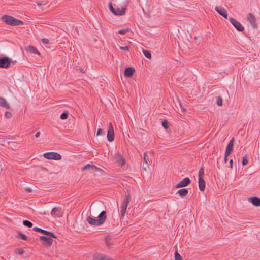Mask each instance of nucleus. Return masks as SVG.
Returning a JSON list of instances; mask_svg holds the SVG:
<instances>
[{"label": "nucleus", "mask_w": 260, "mask_h": 260, "mask_svg": "<svg viewBox=\"0 0 260 260\" xmlns=\"http://www.w3.org/2000/svg\"><path fill=\"white\" fill-rule=\"evenodd\" d=\"M231 151L226 149L224 156H229V155L231 154Z\"/></svg>", "instance_id": "37998d69"}, {"label": "nucleus", "mask_w": 260, "mask_h": 260, "mask_svg": "<svg viewBox=\"0 0 260 260\" xmlns=\"http://www.w3.org/2000/svg\"><path fill=\"white\" fill-rule=\"evenodd\" d=\"M106 214V211H102V212H100V213L98 215V220L100 225L103 224L105 222V221L107 219V216Z\"/></svg>", "instance_id": "4468645a"}, {"label": "nucleus", "mask_w": 260, "mask_h": 260, "mask_svg": "<svg viewBox=\"0 0 260 260\" xmlns=\"http://www.w3.org/2000/svg\"><path fill=\"white\" fill-rule=\"evenodd\" d=\"M191 182L190 179L188 177L184 178L175 185V188H179L187 186Z\"/></svg>", "instance_id": "1a4fd4ad"}, {"label": "nucleus", "mask_w": 260, "mask_h": 260, "mask_svg": "<svg viewBox=\"0 0 260 260\" xmlns=\"http://www.w3.org/2000/svg\"><path fill=\"white\" fill-rule=\"evenodd\" d=\"M248 201L255 206H260V198L257 197H250L248 198Z\"/></svg>", "instance_id": "f3484780"}, {"label": "nucleus", "mask_w": 260, "mask_h": 260, "mask_svg": "<svg viewBox=\"0 0 260 260\" xmlns=\"http://www.w3.org/2000/svg\"><path fill=\"white\" fill-rule=\"evenodd\" d=\"M25 190L27 192H32V189L30 188H26Z\"/></svg>", "instance_id": "c03bdc74"}, {"label": "nucleus", "mask_w": 260, "mask_h": 260, "mask_svg": "<svg viewBox=\"0 0 260 260\" xmlns=\"http://www.w3.org/2000/svg\"><path fill=\"white\" fill-rule=\"evenodd\" d=\"M204 175V169L203 167H201L199 172V187L201 191H204L205 189V182L203 179Z\"/></svg>", "instance_id": "f03ea898"}, {"label": "nucleus", "mask_w": 260, "mask_h": 260, "mask_svg": "<svg viewBox=\"0 0 260 260\" xmlns=\"http://www.w3.org/2000/svg\"><path fill=\"white\" fill-rule=\"evenodd\" d=\"M87 221L91 225L99 226L100 225L98 219L94 218L91 216H88L86 218Z\"/></svg>", "instance_id": "a211bd4d"}, {"label": "nucleus", "mask_w": 260, "mask_h": 260, "mask_svg": "<svg viewBox=\"0 0 260 260\" xmlns=\"http://www.w3.org/2000/svg\"><path fill=\"white\" fill-rule=\"evenodd\" d=\"M151 152H152V154H154V150H152V151H151Z\"/></svg>", "instance_id": "09e8293b"}, {"label": "nucleus", "mask_w": 260, "mask_h": 260, "mask_svg": "<svg viewBox=\"0 0 260 260\" xmlns=\"http://www.w3.org/2000/svg\"><path fill=\"white\" fill-rule=\"evenodd\" d=\"M177 193L181 197H186L188 194V190L186 188L180 189L177 191Z\"/></svg>", "instance_id": "aec40b11"}, {"label": "nucleus", "mask_w": 260, "mask_h": 260, "mask_svg": "<svg viewBox=\"0 0 260 260\" xmlns=\"http://www.w3.org/2000/svg\"><path fill=\"white\" fill-rule=\"evenodd\" d=\"M131 29L128 28L123 29H121L118 31V33H119L120 34H125V33L128 32Z\"/></svg>", "instance_id": "e433bc0d"}, {"label": "nucleus", "mask_w": 260, "mask_h": 260, "mask_svg": "<svg viewBox=\"0 0 260 260\" xmlns=\"http://www.w3.org/2000/svg\"><path fill=\"white\" fill-rule=\"evenodd\" d=\"M175 260H182L181 256L177 251L175 253Z\"/></svg>", "instance_id": "f704fd0d"}, {"label": "nucleus", "mask_w": 260, "mask_h": 260, "mask_svg": "<svg viewBox=\"0 0 260 260\" xmlns=\"http://www.w3.org/2000/svg\"><path fill=\"white\" fill-rule=\"evenodd\" d=\"M103 206V203L102 202L94 203L91 204L90 209V210L92 209L95 212H98L101 210V207H102Z\"/></svg>", "instance_id": "f8f14e48"}, {"label": "nucleus", "mask_w": 260, "mask_h": 260, "mask_svg": "<svg viewBox=\"0 0 260 260\" xmlns=\"http://www.w3.org/2000/svg\"><path fill=\"white\" fill-rule=\"evenodd\" d=\"M28 51H29L30 52L34 54H38V55H40V52L36 48L33 47V46H28L27 49H26Z\"/></svg>", "instance_id": "5701e85b"}, {"label": "nucleus", "mask_w": 260, "mask_h": 260, "mask_svg": "<svg viewBox=\"0 0 260 260\" xmlns=\"http://www.w3.org/2000/svg\"><path fill=\"white\" fill-rule=\"evenodd\" d=\"M45 236H40V240L43 242L44 244L47 246H50L53 242L52 238H56V236L53 234V236L50 235H45Z\"/></svg>", "instance_id": "7ed1b4c3"}, {"label": "nucleus", "mask_w": 260, "mask_h": 260, "mask_svg": "<svg viewBox=\"0 0 260 260\" xmlns=\"http://www.w3.org/2000/svg\"><path fill=\"white\" fill-rule=\"evenodd\" d=\"M107 138L109 142H112L114 139V131L112 123L110 122L108 126Z\"/></svg>", "instance_id": "6e6552de"}, {"label": "nucleus", "mask_w": 260, "mask_h": 260, "mask_svg": "<svg viewBox=\"0 0 260 260\" xmlns=\"http://www.w3.org/2000/svg\"><path fill=\"white\" fill-rule=\"evenodd\" d=\"M92 167V165H90V164H87L82 168V170L85 171L88 170H91Z\"/></svg>", "instance_id": "2f4dec72"}, {"label": "nucleus", "mask_w": 260, "mask_h": 260, "mask_svg": "<svg viewBox=\"0 0 260 260\" xmlns=\"http://www.w3.org/2000/svg\"><path fill=\"white\" fill-rule=\"evenodd\" d=\"M131 199L130 194L128 193L126 194L125 199L122 202L121 206V215L122 217H124L126 212L128 205L129 204Z\"/></svg>", "instance_id": "20e7f679"}, {"label": "nucleus", "mask_w": 260, "mask_h": 260, "mask_svg": "<svg viewBox=\"0 0 260 260\" xmlns=\"http://www.w3.org/2000/svg\"><path fill=\"white\" fill-rule=\"evenodd\" d=\"M119 48L121 50H122L125 51H128L129 50V48L128 46H124V47L119 46Z\"/></svg>", "instance_id": "a19ab883"}, {"label": "nucleus", "mask_w": 260, "mask_h": 260, "mask_svg": "<svg viewBox=\"0 0 260 260\" xmlns=\"http://www.w3.org/2000/svg\"><path fill=\"white\" fill-rule=\"evenodd\" d=\"M16 253L19 255H22L24 253V251L22 249H17Z\"/></svg>", "instance_id": "4c0bfd02"}, {"label": "nucleus", "mask_w": 260, "mask_h": 260, "mask_svg": "<svg viewBox=\"0 0 260 260\" xmlns=\"http://www.w3.org/2000/svg\"><path fill=\"white\" fill-rule=\"evenodd\" d=\"M61 208L56 207L53 208L51 211V215L54 218H56L61 216L62 214Z\"/></svg>", "instance_id": "9d476101"}, {"label": "nucleus", "mask_w": 260, "mask_h": 260, "mask_svg": "<svg viewBox=\"0 0 260 260\" xmlns=\"http://www.w3.org/2000/svg\"><path fill=\"white\" fill-rule=\"evenodd\" d=\"M33 230L38 232L42 233V234H43L44 235H50L52 236H53V233L52 232L42 229L39 227H37V226L34 227Z\"/></svg>", "instance_id": "6ab92c4d"}, {"label": "nucleus", "mask_w": 260, "mask_h": 260, "mask_svg": "<svg viewBox=\"0 0 260 260\" xmlns=\"http://www.w3.org/2000/svg\"><path fill=\"white\" fill-rule=\"evenodd\" d=\"M11 62L12 60L8 57L0 58V68H8L10 66Z\"/></svg>", "instance_id": "0eeeda50"}, {"label": "nucleus", "mask_w": 260, "mask_h": 260, "mask_svg": "<svg viewBox=\"0 0 260 260\" xmlns=\"http://www.w3.org/2000/svg\"><path fill=\"white\" fill-rule=\"evenodd\" d=\"M162 125L165 129H167L169 127V123L167 120H164L162 122Z\"/></svg>", "instance_id": "72a5a7b5"}, {"label": "nucleus", "mask_w": 260, "mask_h": 260, "mask_svg": "<svg viewBox=\"0 0 260 260\" xmlns=\"http://www.w3.org/2000/svg\"><path fill=\"white\" fill-rule=\"evenodd\" d=\"M234 138H233L229 142L226 149L230 150L231 151H233V147H234Z\"/></svg>", "instance_id": "b1692460"}, {"label": "nucleus", "mask_w": 260, "mask_h": 260, "mask_svg": "<svg viewBox=\"0 0 260 260\" xmlns=\"http://www.w3.org/2000/svg\"><path fill=\"white\" fill-rule=\"evenodd\" d=\"M114 158L116 162H117L119 165L122 166L124 165L125 160L120 153H117L115 155Z\"/></svg>", "instance_id": "dca6fc26"}, {"label": "nucleus", "mask_w": 260, "mask_h": 260, "mask_svg": "<svg viewBox=\"0 0 260 260\" xmlns=\"http://www.w3.org/2000/svg\"><path fill=\"white\" fill-rule=\"evenodd\" d=\"M215 10L216 11L223 17L225 19L228 18V13L227 11L224 8L219 7L218 6L215 7Z\"/></svg>", "instance_id": "ddd939ff"}, {"label": "nucleus", "mask_w": 260, "mask_h": 260, "mask_svg": "<svg viewBox=\"0 0 260 260\" xmlns=\"http://www.w3.org/2000/svg\"><path fill=\"white\" fill-rule=\"evenodd\" d=\"M222 102H223L222 98L221 96H218L217 99V101H216L217 105L220 106H222Z\"/></svg>", "instance_id": "c9c22d12"}, {"label": "nucleus", "mask_w": 260, "mask_h": 260, "mask_svg": "<svg viewBox=\"0 0 260 260\" xmlns=\"http://www.w3.org/2000/svg\"><path fill=\"white\" fill-rule=\"evenodd\" d=\"M248 162V157L247 155H245L242 158V165L243 166L246 165Z\"/></svg>", "instance_id": "cd10ccee"}, {"label": "nucleus", "mask_w": 260, "mask_h": 260, "mask_svg": "<svg viewBox=\"0 0 260 260\" xmlns=\"http://www.w3.org/2000/svg\"><path fill=\"white\" fill-rule=\"evenodd\" d=\"M43 156L46 159H53L55 160H59L61 158L60 154L54 152H48L45 153L43 154Z\"/></svg>", "instance_id": "39448f33"}, {"label": "nucleus", "mask_w": 260, "mask_h": 260, "mask_svg": "<svg viewBox=\"0 0 260 260\" xmlns=\"http://www.w3.org/2000/svg\"><path fill=\"white\" fill-rule=\"evenodd\" d=\"M143 53L144 55L148 59H150L151 57V54L150 52L147 50H143Z\"/></svg>", "instance_id": "393cba45"}, {"label": "nucleus", "mask_w": 260, "mask_h": 260, "mask_svg": "<svg viewBox=\"0 0 260 260\" xmlns=\"http://www.w3.org/2000/svg\"><path fill=\"white\" fill-rule=\"evenodd\" d=\"M97 136H105V131L103 129L99 128L96 133Z\"/></svg>", "instance_id": "7c9ffc66"}, {"label": "nucleus", "mask_w": 260, "mask_h": 260, "mask_svg": "<svg viewBox=\"0 0 260 260\" xmlns=\"http://www.w3.org/2000/svg\"><path fill=\"white\" fill-rule=\"evenodd\" d=\"M109 9H110V11L114 14V12H115V9L113 7L112 3L110 2L109 4Z\"/></svg>", "instance_id": "58836bf2"}, {"label": "nucleus", "mask_w": 260, "mask_h": 260, "mask_svg": "<svg viewBox=\"0 0 260 260\" xmlns=\"http://www.w3.org/2000/svg\"><path fill=\"white\" fill-rule=\"evenodd\" d=\"M143 159H144V163H145L146 164V166H147V165L148 164L149 158H148V155H147V154L146 153H144Z\"/></svg>", "instance_id": "473e14b6"}, {"label": "nucleus", "mask_w": 260, "mask_h": 260, "mask_svg": "<svg viewBox=\"0 0 260 260\" xmlns=\"http://www.w3.org/2000/svg\"><path fill=\"white\" fill-rule=\"evenodd\" d=\"M228 156H224V163H226V162L228 161Z\"/></svg>", "instance_id": "de8ad7c7"}, {"label": "nucleus", "mask_w": 260, "mask_h": 260, "mask_svg": "<svg viewBox=\"0 0 260 260\" xmlns=\"http://www.w3.org/2000/svg\"><path fill=\"white\" fill-rule=\"evenodd\" d=\"M0 106L6 109H10V106L6 100L2 97H0Z\"/></svg>", "instance_id": "412c9836"}, {"label": "nucleus", "mask_w": 260, "mask_h": 260, "mask_svg": "<svg viewBox=\"0 0 260 260\" xmlns=\"http://www.w3.org/2000/svg\"><path fill=\"white\" fill-rule=\"evenodd\" d=\"M42 42H43L44 44H48L49 43V40L46 38L42 39Z\"/></svg>", "instance_id": "79ce46f5"}, {"label": "nucleus", "mask_w": 260, "mask_h": 260, "mask_svg": "<svg viewBox=\"0 0 260 260\" xmlns=\"http://www.w3.org/2000/svg\"><path fill=\"white\" fill-rule=\"evenodd\" d=\"M91 171L93 173L95 172H100L101 173V174L105 173L104 171H103L101 169L93 165H92Z\"/></svg>", "instance_id": "a878e982"}, {"label": "nucleus", "mask_w": 260, "mask_h": 260, "mask_svg": "<svg viewBox=\"0 0 260 260\" xmlns=\"http://www.w3.org/2000/svg\"><path fill=\"white\" fill-rule=\"evenodd\" d=\"M68 112H64L62 113L60 116L61 119L64 120L68 118Z\"/></svg>", "instance_id": "c756f323"}, {"label": "nucleus", "mask_w": 260, "mask_h": 260, "mask_svg": "<svg viewBox=\"0 0 260 260\" xmlns=\"http://www.w3.org/2000/svg\"><path fill=\"white\" fill-rule=\"evenodd\" d=\"M17 237L24 240H27V237L25 234H22L21 232L18 233Z\"/></svg>", "instance_id": "c85d7f7f"}, {"label": "nucleus", "mask_w": 260, "mask_h": 260, "mask_svg": "<svg viewBox=\"0 0 260 260\" xmlns=\"http://www.w3.org/2000/svg\"><path fill=\"white\" fill-rule=\"evenodd\" d=\"M233 159H231V160H230V167H231V168H233Z\"/></svg>", "instance_id": "a18cd8bd"}, {"label": "nucleus", "mask_w": 260, "mask_h": 260, "mask_svg": "<svg viewBox=\"0 0 260 260\" xmlns=\"http://www.w3.org/2000/svg\"><path fill=\"white\" fill-rule=\"evenodd\" d=\"M1 20L5 24L11 26H18L23 24L22 21L18 20L13 17L7 15L3 16L1 18Z\"/></svg>", "instance_id": "f257e3e1"}, {"label": "nucleus", "mask_w": 260, "mask_h": 260, "mask_svg": "<svg viewBox=\"0 0 260 260\" xmlns=\"http://www.w3.org/2000/svg\"><path fill=\"white\" fill-rule=\"evenodd\" d=\"M229 19L231 23L236 28L238 31L241 32L244 30V29L243 26L235 19L232 17H230Z\"/></svg>", "instance_id": "423d86ee"}, {"label": "nucleus", "mask_w": 260, "mask_h": 260, "mask_svg": "<svg viewBox=\"0 0 260 260\" xmlns=\"http://www.w3.org/2000/svg\"><path fill=\"white\" fill-rule=\"evenodd\" d=\"M135 70L132 67H127L125 68L124 72V75L126 77H131L133 76Z\"/></svg>", "instance_id": "2eb2a0df"}, {"label": "nucleus", "mask_w": 260, "mask_h": 260, "mask_svg": "<svg viewBox=\"0 0 260 260\" xmlns=\"http://www.w3.org/2000/svg\"><path fill=\"white\" fill-rule=\"evenodd\" d=\"M125 13V8H123L121 9L118 8L117 9H115V12H114V14L117 16H122Z\"/></svg>", "instance_id": "4be33fe9"}, {"label": "nucleus", "mask_w": 260, "mask_h": 260, "mask_svg": "<svg viewBox=\"0 0 260 260\" xmlns=\"http://www.w3.org/2000/svg\"><path fill=\"white\" fill-rule=\"evenodd\" d=\"M40 135V132H38L36 134H35V137L36 138H38Z\"/></svg>", "instance_id": "49530a36"}, {"label": "nucleus", "mask_w": 260, "mask_h": 260, "mask_svg": "<svg viewBox=\"0 0 260 260\" xmlns=\"http://www.w3.org/2000/svg\"><path fill=\"white\" fill-rule=\"evenodd\" d=\"M23 224L27 226V227H28V228H31L32 226L33 225V224L32 222H31L30 221H28V220H24L23 221Z\"/></svg>", "instance_id": "bb28decb"}, {"label": "nucleus", "mask_w": 260, "mask_h": 260, "mask_svg": "<svg viewBox=\"0 0 260 260\" xmlns=\"http://www.w3.org/2000/svg\"><path fill=\"white\" fill-rule=\"evenodd\" d=\"M247 19L253 28H256L257 27L256 19L253 14L251 13H248L247 16Z\"/></svg>", "instance_id": "9b49d317"}, {"label": "nucleus", "mask_w": 260, "mask_h": 260, "mask_svg": "<svg viewBox=\"0 0 260 260\" xmlns=\"http://www.w3.org/2000/svg\"><path fill=\"white\" fill-rule=\"evenodd\" d=\"M5 116L6 117H7L8 118H10L12 117V114L11 113V112H10L9 111H6L5 112Z\"/></svg>", "instance_id": "ea45409f"}]
</instances>
